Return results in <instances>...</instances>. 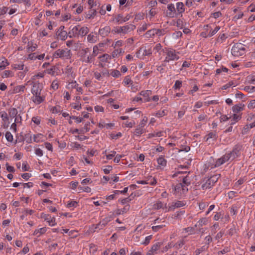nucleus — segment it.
Returning <instances> with one entry per match:
<instances>
[{
    "mask_svg": "<svg viewBox=\"0 0 255 255\" xmlns=\"http://www.w3.org/2000/svg\"><path fill=\"white\" fill-rule=\"evenodd\" d=\"M248 107L249 108H254L255 107V100H252L250 102V104L248 105Z\"/></svg>",
    "mask_w": 255,
    "mask_h": 255,
    "instance_id": "64",
    "label": "nucleus"
},
{
    "mask_svg": "<svg viewBox=\"0 0 255 255\" xmlns=\"http://www.w3.org/2000/svg\"><path fill=\"white\" fill-rule=\"evenodd\" d=\"M244 90H245L246 91H247L249 93L255 92V86L250 87V86H247L245 87Z\"/></svg>",
    "mask_w": 255,
    "mask_h": 255,
    "instance_id": "37",
    "label": "nucleus"
},
{
    "mask_svg": "<svg viewBox=\"0 0 255 255\" xmlns=\"http://www.w3.org/2000/svg\"><path fill=\"white\" fill-rule=\"evenodd\" d=\"M41 89L39 87V84H34L31 89V92L33 94L38 93V92H41Z\"/></svg>",
    "mask_w": 255,
    "mask_h": 255,
    "instance_id": "23",
    "label": "nucleus"
},
{
    "mask_svg": "<svg viewBox=\"0 0 255 255\" xmlns=\"http://www.w3.org/2000/svg\"><path fill=\"white\" fill-rule=\"evenodd\" d=\"M153 208L155 209H159L162 208V203L161 202H158L153 205Z\"/></svg>",
    "mask_w": 255,
    "mask_h": 255,
    "instance_id": "47",
    "label": "nucleus"
},
{
    "mask_svg": "<svg viewBox=\"0 0 255 255\" xmlns=\"http://www.w3.org/2000/svg\"><path fill=\"white\" fill-rule=\"evenodd\" d=\"M160 246L161 244L160 243H156L155 244L153 245L152 246L150 250H149V251L156 254L157 253L156 251L159 249Z\"/></svg>",
    "mask_w": 255,
    "mask_h": 255,
    "instance_id": "17",
    "label": "nucleus"
},
{
    "mask_svg": "<svg viewBox=\"0 0 255 255\" xmlns=\"http://www.w3.org/2000/svg\"><path fill=\"white\" fill-rule=\"evenodd\" d=\"M183 187V184L179 183L175 186L174 190L175 192L179 191Z\"/></svg>",
    "mask_w": 255,
    "mask_h": 255,
    "instance_id": "49",
    "label": "nucleus"
},
{
    "mask_svg": "<svg viewBox=\"0 0 255 255\" xmlns=\"http://www.w3.org/2000/svg\"><path fill=\"white\" fill-rule=\"evenodd\" d=\"M88 52L89 48H88L82 49L81 51V61H82V62H85L86 63H90L92 56L90 54L88 55L87 54Z\"/></svg>",
    "mask_w": 255,
    "mask_h": 255,
    "instance_id": "4",
    "label": "nucleus"
},
{
    "mask_svg": "<svg viewBox=\"0 0 255 255\" xmlns=\"http://www.w3.org/2000/svg\"><path fill=\"white\" fill-rule=\"evenodd\" d=\"M110 221V217H106L99 224L96 225L95 229H102L103 227H105L106 225Z\"/></svg>",
    "mask_w": 255,
    "mask_h": 255,
    "instance_id": "11",
    "label": "nucleus"
},
{
    "mask_svg": "<svg viewBox=\"0 0 255 255\" xmlns=\"http://www.w3.org/2000/svg\"><path fill=\"white\" fill-rule=\"evenodd\" d=\"M217 135L216 132H211L209 133L205 137L206 141L208 140L210 138H213L214 140H216L217 138Z\"/></svg>",
    "mask_w": 255,
    "mask_h": 255,
    "instance_id": "20",
    "label": "nucleus"
},
{
    "mask_svg": "<svg viewBox=\"0 0 255 255\" xmlns=\"http://www.w3.org/2000/svg\"><path fill=\"white\" fill-rule=\"evenodd\" d=\"M182 184H184L185 185L188 186L191 184V180H190L189 177L186 176L184 177L182 179Z\"/></svg>",
    "mask_w": 255,
    "mask_h": 255,
    "instance_id": "33",
    "label": "nucleus"
},
{
    "mask_svg": "<svg viewBox=\"0 0 255 255\" xmlns=\"http://www.w3.org/2000/svg\"><path fill=\"white\" fill-rule=\"evenodd\" d=\"M220 176V174H216L208 178L205 183L202 185V189L205 190L210 188L217 182Z\"/></svg>",
    "mask_w": 255,
    "mask_h": 255,
    "instance_id": "2",
    "label": "nucleus"
},
{
    "mask_svg": "<svg viewBox=\"0 0 255 255\" xmlns=\"http://www.w3.org/2000/svg\"><path fill=\"white\" fill-rule=\"evenodd\" d=\"M48 222L49 223V225L51 226H54L56 224L55 222V218L54 217H51V219L49 220Z\"/></svg>",
    "mask_w": 255,
    "mask_h": 255,
    "instance_id": "52",
    "label": "nucleus"
},
{
    "mask_svg": "<svg viewBox=\"0 0 255 255\" xmlns=\"http://www.w3.org/2000/svg\"><path fill=\"white\" fill-rule=\"evenodd\" d=\"M6 170L8 172H14L15 170L13 166H9L7 163L6 164Z\"/></svg>",
    "mask_w": 255,
    "mask_h": 255,
    "instance_id": "57",
    "label": "nucleus"
},
{
    "mask_svg": "<svg viewBox=\"0 0 255 255\" xmlns=\"http://www.w3.org/2000/svg\"><path fill=\"white\" fill-rule=\"evenodd\" d=\"M158 164L165 166L166 164V160L162 156L159 157L157 159Z\"/></svg>",
    "mask_w": 255,
    "mask_h": 255,
    "instance_id": "30",
    "label": "nucleus"
},
{
    "mask_svg": "<svg viewBox=\"0 0 255 255\" xmlns=\"http://www.w3.org/2000/svg\"><path fill=\"white\" fill-rule=\"evenodd\" d=\"M166 57L164 62H169L170 60H176L179 58V57L176 54L175 50L172 49H166Z\"/></svg>",
    "mask_w": 255,
    "mask_h": 255,
    "instance_id": "3",
    "label": "nucleus"
},
{
    "mask_svg": "<svg viewBox=\"0 0 255 255\" xmlns=\"http://www.w3.org/2000/svg\"><path fill=\"white\" fill-rule=\"evenodd\" d=\"M151 94V91L150 90H146V91H142L140 92V95L143 96L144 97H145V102H149L150 101V98H149V96Z\"/></svg>",
    "mask_w": 255,
    "mask_h": 255,
    "instance_id": "14",
    "label": "nucleus"
},
{
    "mask_svg": "<svg viewBox=\"0 0 255 255\" xmlns=\"http://www.w3.org/2000/svg\"><path fill=\"white\" fill-rule=\"evenodd\" d=\"M79 25L73 26L72 28V26H70V29H71V30L68 32V35L71 38L79 35Z\"/></svg>",
    "mask_w": 255,
    "mask_h": 255,
    "instance_id": "9",
    "label": "nucleus"
},
{
    "mask_svg": "<svg viewBox=\"0 0 255 255\" xmlns=\"http://www.w3.org/2000/svg\"><path fill=\"white\" fill-rule=\"evenodd\" d=\"M111 154H108V155H106L107 158L108 159H112V158L113 157H114L115 155L116 154V152L115 151H111Z\"/></svg>",
    "mask_w": 255,
    "mask_h": 255,
    "instance_id": "53",
    "label": "nucleus"
},
{
    "mask_svg": "<svg viewBox=\"0 0 255 255\" xmlns=\"http://www.w3.org/2000/svg\"><path fill=\"white\" fill-rule=\"evenodd\" d=\"M185 244V242L184 240H181L179 242L175 244L174 246L175 247L176 249L180 248L182 246H183Z\"/></svg>",
    "mask_w": 255,
    "mask_h": 255,
    "instance_id": "42",
    "label": "nucleus"
},
{
    "mask_svg": "<svg viewBox=\"0 0 255 255\" xmlns=\"http://www.w3.org/2000/svg\"><path fill=\"white\" fill-rule=\"evenodd\" d=\"M130 206L129 204H127L125 206L124 208L121 209H118L117 211V214L120 215L123 214L124 213H126L129 210Z\"/></svg>",
    "mask_w": 255,
    "mask_h": 255,
    "instance_id": "18",
    "label": "nucleus"
},
{
    "mask_svg": "<svg viewBox=\"0 0 255 255\" xmlns=\"http://www.w3.org/2000/svg\"><path fill=\"white\" fill-rule=\"evenodd\" d=\"M245 48L241 43H236L232 48L231 52L234 56H241L245 54Z\"/></svg>",
    "mask_w": 255,
    "mask_h": 255,
    "instance_id": "1",
    "label": "nucleus"
},
{
    "mask_svg": "<svg viewBox=\"0 0 255 255\" xmlns=\"http://www.w3.org/2000/svg\"><path fill=\"white\" fill-rule=\"evenodd\" d=\"M207 222V220L206 218H202L200 220H199L198 222V225L196 224L195 225V227H197V226H202L204 225H205Z\"/></svg>",
    "mask_w": 255,
    "mask_h": 255,
    "instance_id": "38",
    "label": "nucleus"
},
{
    "mask_svg": "<svg viewBox=\"0 0 255 255\" xmlns=\"http://www.w3.org/2000/svg\"><path fill=\"white\" fill-rule=\"evenodd\" d=\"M5 138L8 141L12 142L13 140V136L9 131H7L5 133Z\"/></svg>",
    "mask_w": 255,
    "mask_h": 255,
    "instance_id": "35",
    "label": "nucleus"
},
{
    "mask_svg": "<svg viewBox=\"0 0 255 255\" xmlns=\"http://www.w3.org/2000/svg\"><path fill=\"white\" fill-rule=\"evenodd\" d=\"M149 137H155V136L160 137V136H162L163 135H162V131H159V132H154L153 133H150L149 134Z\"/></svg>",
    "mask_w": 255,
    "mask_h": 255,
    "instance_id": "43",
    "label": "nucleus"
},
{
    "mask_svg": "<svg viewBox=\"0 0 255 255\" xmlns=\"http://www.w3.org/2000/svg\"><path fill=\"white\" fill-rule=\"evenodd\" d=\"M111 28L110 26H105L103 28H100L99 30V34L103 37H105L110 32Z\"/></svg>",
    "mask_w": 255,
    "mask_h": 255,
    "instance_id": "12",
    "label": "nucleus"
},
{
    "mask_svg": "<svg viewBox=\"0 0 255 255\" xmlns=\"http://www.w3.org/2000/svg\"><path fill=\"white\" fill-rule=\"evenodd\" d=\"M96 10L95 9H91L89 11L88 13L86 14V17L90 19L96 14Z\"/></svg>",
    "mask_w": 255,
    "mask_h": 255,
    "instance_id": "26",
    "label": "nucleus"
},
{
    "mask_svg": "<svg viewBox=\"0 0 255 255\" xmlns=\"http://www.w3.org/2000/svg\"><path fill=\"white\" fill-rule=\"evenodd\" d=\"M167 8L170 11L167 13V16L170 17H173L175 12V8L174 4L172 3L168 4Z\"/></svg>",
    "mask_w": 255,
    "mask_h": 255,
    "instance_id": "13",
    "label": "nucleus"
},
{
    "mask_svg": "<svg viewBox=\"0 0 255 255\" xmlns=\"http://www.w3.org/2000/svg\"><path fill=\"white\" fill-rule=\"evenodd\" d=\"M41 218L44 219V220L47 221V222L51 219V216L49 214H46L42 213L41 214Z\"/></svg>",
    "mask_w": 255,
    "mask_h": 255,
    "instance_id": "39",
    "label": "nucleus"
},
{
    "mask_svg": "<svg viewBox=\"0 0 255 255\" xmlns=\"http://www.w3.org/2000/svg\"><path fill=\"white\" fill-rule=\"evenodd\" d=\"M112 170V166H111V165H108L107 166L106 168L104 169H103V171H104V172L105 173V174H109L110 172V171H111Z\"/></svg>",
    "mask_w": 255,
    "mask_h": 255,
    "instance_id": "50",
    "label": "nucleus"
},
{
    "mask_svg": "<svg viewBox=\"0 0 255 255\" xmlns=\"http://www.w3.org/2000/svg\"><path fill=\"white\" fill-rule=\"evenodd\" d=\"M156 31H158L156 29H152L149 30H148L146 33L145 35L147 37H150L155 35Z\"/></svg>",
    "mask_w": 255,
    "mask_h": 255,
    "instance_id": "27",
    "label": "nucleus"
},
{
    "mask_svg": "<svg viewBox=\"0 0 255 255\" xmlns=\"http://www.w3.org/2000/svg\"><path fill=\"white\" fill-rule=\"evenodd\" d=\"M123 18V15L121 14H119L117 15L116 17L113 19V21L116 20L117 22L121 23Z\"/></svg>",
    "mask_w": 255,
    "mask_h": 255,
    "instance_id": "51",
    "label": "nucleus"
},
{
    "mask_svg": "<svg viewBox=\"0 0 255 255\" xmlns=\"http://www.w3.org/2000/svg\"><path fill=\"white\" fill-rule=\"evenodd\" d=\"M89 32V29L87 27H82L79 29V35L82 36H85Z\"/></svg>",
    "mask_w": 255,
    "mask_h": 255,
    "instance_id": "22",
    "label": "nucleus"
},
{
    "mask_svg": "<svg viewBox=\"0 0 255 255\" xmlns=\"http://www.w3.org/2000/svg\"><path fill=\"white\" fill-rule=\"evenodd\" d=\"M207 118V116L205 114L201 115L198 117V120L199 121H204Z\"/></svg>",
    "mask_w": 255,
    "mask_h": 255,
    "instance_id": "63",
    "label": "nucleus"
},
{
    "mask_svg": "<svg viewBox=\"0 0 255 255\" xmlns=\"http://www.w3.org/2000/svg\"><path fill=\"white\" fill-rule=\"evenodd\" d=\"M152 54L151 48L146 49L145 48L141 47L136 52V55L138 58H140L142 56H149Z\"/></svg>",
    "mask_w": 255,
    "mask_h": 255,
    "instance_id": "6",
    "label": "nucleus"
},
{
    "mask_svg": "<svg viewBox=\"0 0 255 255\" xmlns=\"http://www.w3.org/2000/svg\"><path fill=\"white\" fill-rule=\"evenodd\" d=\"M9 64L7 59L4 57L0 58V68L3 70L5 67Z\"/></svg>",
    "mask_w": 255,
    "mask_h": 255,
    "instance_id": "15",
    "label": "nucleus"
},
{
    "mask_svg": "<svg viewBox=\"0 0 255 255\" xmlns=\"http://www.w3.org/2000/svg\"><path fill=\"white\" fill-rule=\"evenodd\" d=\"M123 157V155L117 154L115 158L114 159V161L116 163H119V162L120 161L121 158Z\"/></svg>",
    "mask_w": 255,
    "mask_h": 255,
    "instance_id": "61",
    "label": "nucleus"
},
{
    "mask_svg": "<svg viewBox=\"0 0 255 255\" xmlns=\"http://www.w3.org/2000/svg\"><path fill=\"white\" fill-rule=\"evenodd\" d=\"M240 150V148L237 145H236L233 148V150L230 153H228V154L230 156L231 158L234 159L239 156Z\"/></svg>",
    "mask_w": 255,
    "mask_h": 255,
    "instance_id": "8",
    "label": "nucleus"
},
{
    "mask_svg": "<svg viewBox=\"0 0 255 255\" xmlns=\"http://www.w3.org/2000/svg\"><path fill=\"white\" fill-rule=\"evenodd\" d=\"M46 230H47V229H46V227H43V228H40L39 229L36 230L34 231L33 235L37 236V237H39L41 235L45 233L46 232Z\"/></svg>",
    "mask_w": 255,
    "mask_h": 255,
    "instance_id": "19",
    "label": "nucleus"
},
{
    "mask_svg": "<svg viewBox=\"0 0 255 255\" xmlns=\"http://www.w3.org/2000/svg\"><path fill=\"white\" fill-rule=\"evenodd\" d=\"M57 70L58 68L55 66H52L50 68L46 69L47 73L51 75H54Z\"/></svg>",
    "mask_w": 255,
    "mask_h": 255,
    "instance_id": "21",
    "label": "nucleus"
},
{
    "mask_svg": "<svg viewBox=\"0 0 255 255\" xmlns=\"http://www.w3.org/2000/svg\"><path fill=\"white\" fill-rule=\"evenodd\" d=\"M78 189L80 191H83L84 192L89 193L91 191V188L88 186L87 187H79Z\"/></svg>",
    "mask_w": 255,
    "mask_h": 255,
    "instance_id": "45",
    "label": "nucleus"
},
{
    "mask_svg": "<svg viewBox=\"0 0 255 255\" xmlns=\"http://www.w3.org/2000/svg\"><path fill=\"white\" fill-rule=\"evenodd\" d=\"M51 88L54 90H56L58 88V83L56 81H53L51 84Z\"/></svg>",
    "mask_w": 255,
    "mask_h": 255,
    "instance_id": "58",
    "label": "nucleus"
},
{
    "mask_svg": "<svg viewBox=\"0 0 255 255\" xmlns=\"http://www.w3.org/2000/svg\"><path fill=\"white\" fill-rule=\"evenodd\" d=\"M87 39L89 42L93 43L95 41V37L93 35L89 34L88 35Z\"/></svg>",
    "mask_w": 255,
    "mask_h": 255,
    "instance_id": "56",
    "label": "nucleus"
},
{
    "mask_svg": "<svg viewBox=\"0 0 255 255\" xmlns=\"http://www.w3.org/2000/svg\"><path fill=\"white\" fill-rule=\"evenodd\" d=\"M32 101L36 104H39L44 101V98L42 96L32 97Z\"/></svg>",
    "mask_w": 255,
    "mask_h": 255,
    "instance_id": "25",
    "label": "nucleus"
},
{
    "mask_svg": "<svg viewBox=\"0 0 255 255\" xmlns=\"http://www.w3.org/2000/svg\"><path fill=\"white\" fill-rule=\"evenodd\" d=\"M241 119V116L240 115H237L236 114H234L233 115V118L232 121L237 122Z\"/></svg>",
    "mask_w": 255,
    "mask_h": 255,
    "instance_id": "59",
    "label": "nucleus"
},
{
    "mask_svg": "<svg viewBox=\"0 0 255 255\" xmlns=\"http://www.w3.org/2000/svg\"><path fill=\"white\" fill-rule=\"evenodd\" d=\"M164 226H165V225H162L155 226H153L152 227V229L154 232H157L160 229H161L162 228H163Z\"/></svg>",
    "mask_w": 255,
    "mask_h": 255,
    "instance_id": "46",
    "label": "nucleus"
},
{
    "mask_svg": "<svg viewBox=\"0 0 255 255\" xmlns=\"http://www.w3.org/2000/svg\"><path fill=\"white\" fill-rule=\"evenodd\" d=\"M220 26H216L213 30L209 32V36L210 37L213 36L214 34H215L217 32V31L220 29Z\"/></svg>",
    "mask_w": 255,
    "mask_h": 255,
    "instance_id": "40",
    "label": "nucleus"
},
{
    "mask_svg": "<svg viewBox=\"0 0 255 255\" xmlns=\"http://www.w3.org/2000/svg\"><path fill=\"white\" fill-rule=\"evenodd\" d=\"M71 55L70 50L66 49H58L55 52L54 55H57L59 57H66V58H70Z\"/></svg>",
    "mask_w": 255,
    "mask_h": 255,
    "instance_id": "5",
    "label": "nucleus"
},
{
    "mask_svg": "<svg viewBox=\"0 0 255 255\" xmlns=\"http://www.w3.org/2000/svg\"><path fill=\"white\" fill-rule=\"evenodd\" d=\"M182 86V81L177 80L174 85V88L175 89H179Z\"/></svg>",
    "mask_w": 255,
    "mask_h": 255,
    "instance_id": "44",
    "label": "nucleus"
},
{
    "mask_svg": "<svg viewBox=\"0 0 255 255\" xmlns=\"http://www.w3.org/2000/svg\"><path fill=\"white\" fill-rule=\"evenodd\" d=\"M77 204H78L77 202L76 201H71V202H69V203H68L67 207L68 208L76 207V205H77Z\"/></svg>",
    "mask_w": 255,
    "mask_h": 255,
    "instance_id": "55",
    "label": "nucleus"
},
{
    "mask_svg": "<svg viewBox=\"0 0 255 255\" xmlns=\"http://www.w3.org/2000/svg\"><path fill=\"white\" fill-rule=\"evenodd\" d=\"M231 158L228 154H226L216 161L215 166H219L230 160Z\"/></svg>",
    "mask_w": 255,
    "mask_h": 255,
    "instance_id": "10",
    "label": "nucleus"
},
{
    "mask_svg": "<svg viewBox=\"0 0 255 255\" xmlns=\"http://www.w3.org/2000/svg\"><path fill=\"white\" fill-rule=\"evenodd\" d=\"M244 105H242V104L236 105L232 108V110L234 113H238L241 111L243 110Z\"/></svg>",
    "mask_w": 255,
    "mask_h": 255,
    "instance_id": "16",
    "label": "nucleus"
},
{
    "mask_svg": "<svg viewBox=\"0 0 255 255\" xmlns=\"http://www.w3.org/2000/svg\"><path fill=\"white\" fill-rule=\"evenodd\" d=\"M35 152L37 155H38L39 156H41L43 155V151L40 148H36L35 150Z\"/></svg>",
    "mask_w": 255,
    "mask_h": 255,
    "instance_id": "60",
    "label": "nucleus"
},
{
    "mask_svg": "<svg viewBox=\"0 0 255 255\" xmlns=\"http://www.w3.org/2000/svg\"><path fill=\"white\" fill-rule=\"evenodd\" d=\"M176 8L178 11L181 13L184 11V4L182 2H178L176 3Z\"/></svg>",
    "mask_w": 255,
    "mask_h": 255,
    "instance_id": "24",
    "label": "nucleus"
},
{
    "mask_svg": "<svg viewBox=\"0 0 255 255\" xmlns=\"http://www.w3.org/2000/svg\"><path fill=\"white\" fill-rule=\"evenodd\" d=\"M43 135L42 134H38L36 135H34L33 137V140L36 142H39L40 141H42L41 139L43 137Z\"/></svg>",
    "mask_w": 255,
    "mask_h": 255,
    "instance_id": "31",
    "label": "nucleus"
},
{
    "mask_svg": "<svg viewBox=\"0 0 255 255\" xmlns=\"http://www.w3.org/2000/svg\"><path fill=\"white\" fill-rule=\"evenodd\" d=\"M143 133V128L139 127V126H137V127L135 129V130L134 132V134L137 136H139Z\"/></svg>",
    "mask_w": 255,
    "mask_h": 255,
    "instance_id": "28",
    "label": "nucleus"
},
{
    "mask_svg": "<svg viewBox=\"0 0 255 255\" xmlns=\"http://www.w3.org/2000/svg\"><path fill=\"white\" fill-rule=\"evenodd\" d=\"M135 28V26L133 24H129L128 25L120 27H119L117 31H116L117 33H126L128 32H130L131 30H133Z\"/></svg>",
    "mask_w": 255,
    "mask_h": 255,
    "instance_id": "7",
    "label": "nucleus"
},
{
    "mask_svg": "<svg viewBox=\"0 0 255 255\" xmlns=\"http://www.w3.org/2000/svg\"><path fill=\"white\" fill-rule=\"evenodd\" d=\"M32 121L36 125H39L40 123V119L38 117H33Z\"/></svg>",
    "mask_w": 255,
    "mask_h": 255,
    "instance_id": "62",
    "label": "nucleus"
},
{
    "mask_svg": "<svg viewBox=\"0 0 255 255\" xmlns=\"http://www.w3.org/2000/svg\"><path fill=\"white\" fill-rule=\"evenodd\" d=\"M185 205V204L181 201H177L176 202L174 205L173 206L174 207V208H179L184 206Z\"/></svg>",
    "mask_w": 255,
    "mask_h": 255,
    "instance_id": "34",
    "label": "nucleus"
},
{
    "mask_svg": "<svg viewBox=\"0 0 255 255\" xmlns=\"http://www.w3.org/2000/svg\"><path fill=\"white\" fill-rule=\"evenodd\" d=\"M0 15H2L6 13L8 8L2 6L1 7H0Z\"/></svg>",
    "mask_w": 255,
    "mask_h": 255,
    "instance_id": "48",
    "label": "nucleus"
},
{
    "mask_svg": "<svg viewBox=\"0 0 255 255\" xmlns=\"http://www.w3.org/2000/svg\"><path fill=\"white\" fill-rule=\"evenodd\" d=\"M62 40H65L67 37V32L66 31H60L58 34Z\"/></svg>",
    "mask_w": 255,
    "mask_h": 255,
    "instance_id": "32",
    "label": "nucleus"
},
{
    "mask_svg": "<svg viewBox=\"0 0 255 255\" xmlns=\"http://www.w3.org/2000/svg\"><path fill=\"white\" fill-rule=\"evenodd\" d=\"M17 114V110L15 108H11L9 110V115L10 117L14 118Z\"/></svg>",
    "mask_w": 255,
    "mask_h": 255,
    "instance_id": "29",
    "label": "nucleus"
},
{
    "mask_svg": "<svg viewBox=\"0 0 255 255\" xmlns=\"http://www.w3.org/2000/svg\"><path fill=\"white\" fill-rule=\"evenodd\" d=\"M208 247L203 246L200 249H197L195 251L196 255H199L200 254L206 250H207Z\"/></svg>",
    "mask_w": 255,
    "mask_h": 255,
    "instance_id": "36",
    "label": "nucleus"
},
{
    "mask_svg": "<svg viewBox=\"0 0 255 255\" xmlns=\"http://www.w3.org/2000/svg\"><path fill=\"white\" fill-rule=\"evenodd\" d=\"M111 74L114 77H119L120 76H121V73L119 71L115 70L112 71Z\"/></svg>",
    "mask_w": 255,
    "mask_h": 255,
    "instance_id": "41",
    "label": "nucleus"
},
{
    "mask_svg": "<svg viewBox=\"0 0 255 255\" xmlns=\"http://www.w3.org/2000/svg\"><path fill=\"white\" fill-rule=\"evenodd\" d=\"M124 82L126 85H128L131 83L132 81L131 80L130 77L128 76H127L125 78Z\"/></svg>",
    "mask_w": 255,
    "mask_h": 255,
    "instance_id": "54",
    "label": "nucleus"
}]
</instances>
